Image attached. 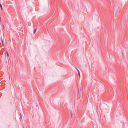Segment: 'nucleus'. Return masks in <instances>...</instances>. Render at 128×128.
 <instances>
[{
	"mask_svg": "<svg viewBox=\"0 0 128 128\" xmlns=\"http://www.w3.org/2000/svg\"><path fill=\"white\" fill-rule=\"evenodd\" d=\"M76 68L77 70L78 71V76H80V71H79V70H78V68Z\"/></svg>",
	"mask_w": 128,
	"mask_h": 128,
	"instance_id": "1",
	"label": "nucleus"
},
{
	"mask_svg": "<svg viewBox=\"0 0 128 128\" xmlns=\"http://www.w3.org/2000/svg\"><path fill=\"white\" fill-rule=\"evenodd\" d=\"M0 7L1 10L2 11L3 10V9L2 7V5L1 4H0Z\"/></svg>",
	"mask_w": 128,
	"mask_h": 128,
	"instance_id": "2",
	"label": "nucleus"
},
{
	"mask_svg": "<svg viewBox=\"0 0 128 128\" xmlns=\"http://www.w3.org/2000/svg\"><path fill=\"white\" fill-rule=\"evenodd\" d=\"M36 28H35L34 30V34H35V32H36Z\"/></svg>",
	"mask_w": 128,
	"mask_h": 128,
	"instance_id": "3",
	"label": "nucleus"
},
{
	"mask_svg": "<svg viewBox=\"0 0 128 128\" xmlns=\"http://www.w3.org/2000/svg\"><path fill=\"white\" fill-rule=\"evenodd\" d=\"M6 55H7V56H8V52L7 51L6 52Z\"/></svg>",
	"mask_w": 128,
	"mask_h": 128,
	"instance_id": "4",
	"label": "nucleus"
}]
</instances>
